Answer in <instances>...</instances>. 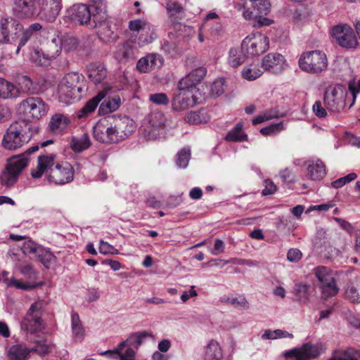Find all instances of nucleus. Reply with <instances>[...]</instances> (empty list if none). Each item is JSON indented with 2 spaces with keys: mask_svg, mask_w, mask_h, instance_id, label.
<instances>
[{
  "mask_svg": "<svg viewBox=\"0 0 360 360\" xmlns=\"http://www.w3.org/2000/svg\"><path fill=\"white\" fill-rule=\"evenodd\" d=\"M56 155L53 153L39 155L36 168L32 169L33 178H40L46 174L49 182L55 184H65L74 179V168L68 162H56Z\"/></svg>",
  "mask_w": 360,
  "mask_h": 360,
  "instance_id": "nucleus-1",
  "label": "nucleus"
},
{
  "mask_svg": "<svg viewBox=\"0 0 360 360\" xmlns=\"http://www.w3.org/2000/svg\"><path fill=\"white\" fill-rule=\"evenodd\" d=\"M32 124L25 120L13 122L7 129L2 146L8 150H15L27 143L33 136Z\"/></svg>",
  "mask_w": 360,
  "mask_h": 360,
  "instance_id": "nucleus-2",
  "label": "nucleus"
},
{
  "mask_svg": "<svg viewBox=\"0 0 360 360\" xmlns=\"http://www.w3.org/2000/svg\"><path fill=\"white\" fill-rule=\"evenodd\" d=\"M39 146H35L29 148L25 153L10 158L0 174V184L3 186L11 187L18 181L21 172L29 162L28 155L38 150Z\"/></svg>",
  "mask_w": 360,
  "mask_h": 360,
  "instance_id": "nucleus-3",
  "label": "nucleus"
},
{
  "mask_svg": "<svg viewBox=\"0 0 360 360\" xmlns=\"http://www.w3.org/2000/svg\"><path fill=\"white\" fill-rule=\"evenodd\" d=\"M84 77L77 72L67 74L58 84V98L61 103H72L81 97Z\"/></svg>",
  "mask_w": 360,
  "mask_h": 360,
  "instance_id": "nucleus-4",
  "label": "nucleus"
},
{
  "mask_svg": "<svg viewBox=\"0 0 360 360\" xmlns=\"http://www.w3.org/2000/svg\"><path fill=\"white\" fill-rule=\"evenodd\" d=\"M128 27L132 33L131 42L142 47L152 43L158 35L155 26L145 18H136L129 22Z\"/></svg>",
  "mask_w": 360,
  "mask_h": 360,
  "instance_id": "nucleus-5",
  "label": "nucleus"
},
{
  "mask_svg": "<svg viewBox=\"0 0 360 360\" xmlns=\"http://www.w3.org/2000/svg\"><path fill=\"white\" fill-rule=\"evenodd\" d=\"M298 65L307 73L319 75L328 68V57L321 50L304 51L299 58Z\"/></svg>",
  "mask_w": 360,
  "mask_h": 360,
  "instance_id": "nucleus-6",
  "label": "nucleus"
},
{
  "mask_svg": "<svg viewBox=\"0 0 360 360\" xmlns=\"http://www.w3.org/2000/svg\"><path fill=\"white\" fill-rule=\"evenodd\" d=\"M314 275L319 281V289L323 299L335 297L339 292L335 273L326 266H318L314 270Z\"/></svg>",
  "mask_w": 360,
  "mask_h": 360,
  "instance_id": "nucleus-7",
  "label": "nucleus"
},
{
  "mask_svg": "<svg viewBox=\"0 0 360 360\" xmlns=\"http://www.w3.org/2000/svg\"><path fill=\"white\" fill-rule=\"evenodd\" d=\"M18 111L25 120H39L46 116L49 105L40 97H29L19 104Z\"/></svg>",
  "mask_w": 360,
  "mask_h": 360,
  "instance_id": "nucleus-8",
  "label": "nucleus"
},
{
  "mask_svg": "<svg viewBox=\"0 0 360 360\" xmlns=\"http://www.w3.org/2000/svg\"><path fill=\"white\" fill-rule=\"evenodd\" d=\"M347 90L342 85L328 86L325 92L323 103L326 109L332 112H338L345 106Z\"/></svg>",
  "mask_w": 360,
  "mask_h": 360,
  "instance_id": "nucleus-9",
  "label": "nucleus"
},
{
  "mask_svg": "<svg viewBox=\"0 0 360 360\" xmlns=\"http://www.w3.org/2000/svg\"><path fill=\"white\" fill-rule=\"evenodd\" d=\"M242 48L247 57L257 56L269 49V39L261 32L253 33L243 40Z\"/></svg>",
  "mask_w": 360,
  "mask_h": 360,
  "instance_id": "nucleus-10",
  "label": "nucleus"
},
{
  "mask_svg": "<svg viewBox=\"0 0 360 360\" xmlns=\"http://www.w3.org/2000/svg\"><path fill=\"white\" fill-rule=\"evenodd\" d=\"M330 34L335 42L344 49H353L359 44L353 29L347 24L333 26L330 30Z\"/></svg>",
  "mask_w": 360,
  "mask_h": 360,
  "instance_id": "nucleus-11",
  "label": "nucleus"
},
{
  "mask_svg": "<svg viewBox=\"0 0 360 360\" xmlns=\"http://www.w3.org/2000/svg\"><path fill=\"white\" fill-rule=\"evenodd\" d=\"M147 336L146 332L134 333L121 342L118 345L119 360H136V352Z\"/></svg>",
  "mask_w": 360,
  "mask_h": 360,
  "instance_id": "nucleus-12",
  "label": "nucleus"
},
{
  "mask_svg": "<svg viewBox=\"0 0 360 360\" xmlns=\"http://www.w3.org/2000/svg\"><path fill=\"white\" fill-rule=\"evenodd\" d=\"M23 33V25L17 19L7 16L0 19V34L5 44H14L20 40Z\"/></svg>",
  "mask_w": 360,
  "mask_h": 360,
  "instance_id": "nucleus-13",
  "label": "nucleus"
},
{
  "mask_svg": "<svg viewBox=\"0 0 360 360\" xmlns=\"http://www.w3.org/2000/svg\"><path fill=\"white\" fill-rule=\"evenodd\" d=\"M44 302L41 300L34 302L30 307L26 316L21 322V328L31 333H36L43 328L41 311Z\"/></svg>",
  "mask_w": 360,
  "mask_h": 360,
  "instance_id": "nucleus-14",
  "label": "nucleus"
},
{
  "mask_svg": "<svg viewBox=\"0 0 360 360\" xmlns=\"http://www.w3.org/2000/svg\"><path fill=\"white\" fill-rule=\"evenodd\" d=\"M198 93L185 87L179 86L178 91L172 101V109L175 111H183L194 107L198 103Z\"/></svg>",
  "mask_w": 360,
  "mask_h": 360,
  "instance_id": "nucleus-15",
  "label": "nucleus"
},
{
  "mask_svg": "<svg viewBox=\"0 0 360 360\" xmlns=\"http://www.w3.org/2000/svg\"><path fill=\"white\" fill-rule=\"evenodd\" d=\"M147 120L148 124L143 129V136L148 140H155L163 134L166 118L162 112H154L148 117Z\"/></svg>",
  "mask_w": 360,
  "mask_h": 360,
  "instance_id": "nucleus-16",
  "label": "nucleus"
},
{
  "mask_svg": "<svg viewBox=\"0 0 360 360\" xmlns=\"http://www.w3.org/2000/svg\"><path fill=\"white\" fill-rule=\"evenodd\" d=\"M39 1L37 16L48 22H54L61 11L62 0H40Z\"/></svg>",
  "mask_w": 360,
  "mask_h": 360,
  "instance_id": "nucleus-17",
  "label": "nucleus"
},
{
  "mask_svg": "<svg viewBox=\"0 0 360 360\" xmlns=\"http://www.w3.org/2000/svg\"><path fill=\"white\" fill-rule=\"evenodd\" d=\"M319 354L318 346L311 343H306L300 347L285 350L283 353L284 357L295 359V360H309L316 358Z\"/></svg>",
  "mask_w": 360,
  "mask_h": 360,
  "instance_id": "nucleus-18",
  "label": "nucleus"
},
{
  "mask_svg": "<svg viewBox=\"0 0 360 360\" xmlns=\"http://www.w3.org/2000/svg\"><path fill=\"white\" fill-rule=\"evenodd\" d=\"M261 65L265 71L279 73L287 68L288 63L283 55L269 53L262 58Z\"/></svg>",
  "mask_w": 360,
  "mask_h": 360,
  "instance_id": "nucleus-19",
  "label": "nucleus"
},
{
  "mask_svg": "<svg viewBox=\"0 0 360 360\" xmlns=\"http://www.w3.org/2000/svg\"><path fill=\"white\" fill-rule=\"evenodd\" d=\"M89 4H75L67 10L68 17L80 25H86L91 21Z\"/></svg>",
  "mask_w": 360,
  "mask_h": 360,
  "instance_id": "nucleus-20",
  "label": "nucleus"
},
{
  "mask_svg": "<svg viewBox=\"0 0 360 360\" xmlns=\"http://www.w3.org/2000/svg\"><path fill=\"white\" fill-rule=\"evenodd\" d=\"M164 63V58L158 53H148L141 58L136 63V69L142 73L150 72L160 68Z\"/></svg>",
  "mask_w": 360,
  "mask_h": 360,
  "instance_id": "nucleus-21",
  "label": "nucleus"
},
{
  "mask_svg": "<svg viewBox=\"0 0 360 360\" xmlns=\"http://www.w3.org/2000/svg\"><path fill=\"white\" fill-rule=\"evenodd\" d=\"M206 73L207 70L205 68L202 66L198 67L182 78L179 82L178 86H185L196 93H198L197 86L203 79Z\"/></svg>",
  "mask_w": 360,
  "mask_h": 360,
  "instance_id": "nucleus-22",
  "label": "nucleus"
},
{
  "mask_svg": "<svg viewBox=\"0 0 360 360\" xmlns=\"http://www.w3.org/2000/svg\"><path fill=\"white\" fill-rule=\"evenodd\" d=\"M344 295L352 303H360V276H351L344 288Z\"/></svg>",
  "mask_w": 360,
  "mask_h": 360,
  "instance_id": "nucleus-23",
  "label": "nucleus"
},
{
  "mask_svg": "<svg viewBox=\"0 0 360 360\" xmlns=\"http://www.w3.org/2000/svg\"><path fill=\"white\" fill-rule=\"evenodd\" d=\"M94 138L101 143H110V119H101L94 127Z\"/></svg>",
  "mask_w": 360,
  "mask_h": 360,
  "instance_id": "nucleus-24",
  "label": "nucleus"
},
{
  "mask_svg": "<svg viewBox=\"0 0 360 360\" xmlns=\"http://www.w3.org/2000/svg\"><path fill=\"white\" fill-rule=\"evenodd\" d=\"M91 11V20H93L95 26L98 22L108 20L107 6L104 0H93L89 3Z\"/></svg>",
  "mask_w": 360,
  "mask_h": 360,
  "instance_id": "nucleus-25",
  "label": "nucleus"
},
{
  "mask_svg": "<svg viewBox=\"0 0 360 360\" xmlns=\"http://www.w3.org/2000/svg\"><path fill=\"white\" fill-rule=\"evenodd\" d=\"M106 93L103 101L101 103L98 112L100 115H107L116 111L121 105V98L118 95H108V89L103 90Z\"/></svg>",
  "mask_w": 360,
  "mask_h": 360,
  "instance_id": "nucleus-26",
  "label": "nucleus"
},
{
  "mask_svg": "<svg viewBox=\"0 0 360 360\" xmlns=\"http://www.w3.org/2000/svg\"><path fill=\"white\" fill-rule=\"evenodd\" d=\"M307 176L311 180H321L326 174L323 162L319 159L309 160L306 162Z\"/></svg>",
  "mask_w": 360,
  "mask_h": 360,
  "instance_id": "nucleus-27",
  "label": "nucleus"
},
{
  "mask_svg": "<svg viewBox=\"0 0 360 360\" xmlns=\"http://www.w3.org/2000/svg\"><path fill=\"white\" fill-rule=\"evenodd\" d=\"M115 59L120 64H126L134 58V50L129 42L119 44L114 53Z\"/></svg>",
  "mask_w": 360,
  "mask_h": 360,
  "instance_id": "nucleus-28",
  "label": "nucleus"
},
{
  "mask_svg": "<svg viewBox=\"0 0 360 360\" xmlns=\"http://www.w3.org/2000/svg\"><path fill=\"white\" fill-rule=\"evenodd\" d=\"M264 72V69L258 61L246 64L241 71L243 78L248 81H254L260 77Z\"/></svg>",
  "mask_w": 360,
  "mask_h": 360,
  "instance_id": "nucleus-29",
  "label": "nucleus"
},
{
  "mask_svg": "<svg viewBox=\"0 0 360 360\" xmlns=\"http://www.w3.org/2000/svg\"><path fill=\"white\" fill-rule=\"evenodd\" d=\"M70 122V120L67 116L56 113L51 117L49 127L53 133L60 134L68 127Z\"/></svg>",
  "mask_w": 360,
  "mask_h": 360,
  "instance_id": "nucleus-30",
  "label": "nucleus"
},
{
  "mask_svg": "<svg viewBox=\"0 0 360 360\" xmlns=\"http://www.w3.org/2000/svg\"><path fill=\"white\" fill-rule=\"evenodd\" d=\"M11 259L15 262V268L18 269L21 274L27 277L29 280L35 281L38 278V271L35 270L31 264L19 265L17 255L12 251L9 252Z\"/></svg>",
  "mask_w": 360,
  "mask_h": 360,
  "instance_id": "nucleus-31",
  "label": "nucleus"
},
{
  "mask_svg": "<svg viewBox=\"0 0 360 360\" xmlns=\"http://www.w3.org/2000/svg\"><path fill=\"white\" fill-rule=\"evenodd\" d=\"M222 357V349L218 341L209 340L205 347V360H221Z\"/></svg>",
  "mask_w": 360,
  "mask_h": 360,
  "instance_id": "nucleus-32",
  "label": "nucleus"
},
{
  "mask_svg": "<svg viewBox=\"0 0 360 360\" xmlns=\"http://www.w3.org/2000/svg\"><path fill=\"white\" fill-rule=\"evenodd\" d=\"M88 77L95 84L102 82L107 76V70L101 63H91L88 67Z\"/></svg>",
  "mask_w": 360,
  "mask_h": 360,
  "instance_id": "nucleus-33",
  "label": "nucleus"
},
{
  "mask_svg": "<svg viewBox=\"0 0 360 360\" xmlns=\"http://www.w3.org/2000/svg\"><path fill=\"white\" fill-rule=\"evenodd\" d=\"M20 93L18 87L5 79L0 78V98H15L20 96Z\"/></svg>",
  "mask_w": 360,
  "mask_h": 360,
  "instance_id": "nucleus-34",
  "label": "nucleus"
},
{
  "mask_svg": "<svg viewBox=\"0 0 360 360\" xmlns=\"http://www.w3.org/2000/svg\"><path fill=\"white\" fill-rule=\"evenodd\" d=\"M246 58L248 57L242 47L231 48L228 52L226 62L230 67L236 68L244 63Z\"/></svg>",
  "mask_w": 360,
  "mask_h": 360,
  "instance_id": "nucleus-35",
  "label": "nucleus"
},
{
  "mask_svg": "<svg viewBox=\"0 0 360 360\" xmlns=\"http://www.w3.org/2000/svg\"><path fill=\"white\" fill-rule=\"evenodd\" d=\"M97 33L99 38L105 42H110L114 41L117 38V34L112 30L111 25L108 20L102 22H98Z\"/></svg>",
  "mask_w": 360,
  "mask_h": 360,
  "instance_id": "nucleus-36",
  "label": "nucleus"
},
{
  "mask_svg": "<svg viewBox=\"0 0 360 360\" xmlns=\"http://www.w3.org/2000/svg\"><path fill=\"white\" fill-rule=\"evenodd\" d=\"M61 40L60 37H57L56 32L51 41L47 43L45 51L46 57L49 58L51 61L56 58L61 53Z\"/></svg>",
  "mask_w": 360,
  "mask_h": 360,
  "instance_id": "nucleus-37",
  "label": "nucleus"
},
{
  "mask_svg": "<svg viewBox=\"0 0 360 360\" xmlns=\"http://www.w3.org/2000/svg\"><path fill=\"white\" fill-rule=\"evenodd\" d=\"M122 140L129 136L136 129L135 122L128 117H124L116 121Z\"/></svg>",
  "mask_w": 360,
  "mask_h": 360,
  "instance_id": "nucleus-38",
  "label": "nucleus"
},
{
  "mask_svg": "<svg viewBox=\"0 0 360 360\" xmlns=\"http://www.w3.org/2000/svg\"><path fill=\"white\" fill-rule=\"evenodd\" d=\"M106 93L100 91L96 96L89 100L86 105L82 108L78 113V117L82 118L86 117L90 113L94 112L98 103L105 98Z\"/></svg>",
  "mask_w": 360,
  "mask_h": 360,
  "instance_id": "nucleus-39",
  "label": "nucleus"
},
{
  "mask_svg": "<svg viewBox=\"0 0 360 360\" xmlns=\"http://www.w3.org/2000/svg\"><path fill=\"white\" fill-rule=\"evenodd\" d=\"M328 360H360V352L353 348L335 350Z\"/></svg>",
  "mask_w": 360,
  "mask_h": 360,
  "instance_id": "nucleus-40",
  "label": "nucleus"
},
{
  "mask_svg": "<svg viewBox=\"0 0 360 360\" xmlns=\"http://www.w3.org/2000/svg\"><path fill=\"white\" fill-rule=\"evenodd\" d=\"M41 29L42 25L39 22L32 23L27 28L23 27L22 36L20 39V41L18 42V45L17 46L15 53H18L20 52V49L27 43L31 37L35 32L40 31Z\"/></svg>",
  "mask_w": 360,
  "mask_h": 360,
  "instance_id": "nucleus-41",
  "label": "nucleus"
},
{
  "mask_svg": "<svg viewBox=\"0 0 360 360\" xmlns=\"http://www.w3.org/2000/svg\"><path fill=\"white\" fill-rule=\"evenodd\" d=\"M30 352V349L27 347L25 345H13L8 351V360H25Z\"/></svg>",
  "mask_w": 360,
  "mask_h": 360,
  "instance_id": "nucleus-42",
  "label": "nucleus"
},
{
  "mask_svg": "<svg viewBox=\"0 0 360 360\" xmlns=\"http://www.w3.org/2000/svg\"><path fill=\"white\" fill-rule=\"evenodd\" d=\"M292 293L298 302L306 304L310 297V285L302 283H296Z\"/></svg>",
  "mask_w": 360,
  "mask_h": 360,
  "instance_id": "nucleus-43",
  "label": "nucleus"
},
{
  "mask_svg": "<svg viewBox=\"0 0 360 360\" xmlns=\"http://www.w3.org/2000/svg\"><path fill=\"white\" fill-rule=\"evenodd\" d=\"M91 146L89 136L83 134L79 136H73L70 141V148L76 153H80Z\"/></svg>",
  "mask_w": 360,
  "mask_h": 360,
  "instance_id": "nucleus-44",
  "label": "nucleus"
},
{
  "mask_svg": "<svg viewBox=\"0 0 360 360\" xmlns=\"http://www.w3.org/2000/svg\"><path fill=\"white\" fill-rule=\"evenodd\" d=\"M243 124L238 122L236 127L231 129L225 136V139L230 142H241L247 140L248 136L243 130Z\"/></svg>",
  "mask_w": 360,
  "mask_h": 360,
  "instance_id": "nucleus-45",
  "label": "nucleus"
},
{
  "mask_svg": "<svg viewBox=\"0 0 360 360\" xmlns=\"http://www.w3.org/2000/svg\"><path fill=\"white\" fill-rule=\"evenodd\" d=\"M71 323L74 340L81 342L84 338L85 333L77 314H72Z\"/></svg>",
  "mask_w": 360,
  "mask_h": 360,
  "instance_id": "nucleus-46",
  "label": "nucleus"
},
{
  "mask_svg": "<svg viewBox=\"0 0 360 360\" xmlns=\"http://www.w3.org/2000/svg\"><path fill=\"white\" fill-rule=\"evenodd\" d=\"M210 116L205 110L191 112L185 117V120L193 124L206 123L209 121Z\"/></svg>",
  "mask_w": 360,
  "mask_h": 360,
  "instance_id": "nucleus-47",
  "label": "nucleus"
},
{
  "mask_svg": "<svg viewBox=\"0 0 360 360\" xmlns=\"http://www.w3.org/2000/svg\"><path fill=\"white\" fill-rule=\"evenodd\" d=\"M4 283L7 287H13L22 290H32L41 285V283L37 284L31 282H24L22 280H18L15 277L6 278Z\"/></svg>",
  "mask_w": 360,
  "mask_h": 360,
  "instance_id": "nucleus-48",
  "label": "nucleus"
},
{
  "mask_svg": "<svg viewBox=\"0 0 360 360\" xmlns=\"http://www.w3.org/2000/svg\"><path fill=\"white\" fill-rule=\"evenodd\" d=\"M219 302L224 304H230L234 307H241L245 309L248 303L243 297H235L233 295H224L219 299Z\"/></svg>",
  "mask_w": 360,
  "mask_h": 360,
  "instance_id": "nucleus-49",
  "label": "nucleus"
},
{
  "mask_svg": "<svg viewBox=\"0 0 360 360\" xmlns=\"http://www.w3.org/2000/svg\"><path fill=\"white\" fill-rule=\"evenodd\" d=\"M292 338L293 335L292 333H288V331L283 330L281 329H276L274 330H266L261 336V338L263 340H276L279 338Z\"/></svg>",
  "mask_w": 360,
  "mask_h": 360,
  "instance_id": "nucleus-50",
  "label": "nucleus"
},
{
  "mask_svg": "<svg viewBox=\"0 0 360 360\" xmlns=\"http://www.w3.org/2000/svg\"><path fill=\"white\" fill-rule=\"evenodd\" d=\"M57 37H60L62 40L61 48L65 51L69 52L75 49L77 46V39L72 36L63 34L60 32H56Z\"/></svg>",
  "mask_w": 360,
  "mask_h": 360,
  "instance_id": "nucleus-51",
  "label": "nucleus"
},
{
  "mask_svg": "<svg viewBox=\"0 0 360 360\" xmlns=\"http://www.w3.org/2000/svg\"><path fill=\"white\" fill-rule=\"evenodd\" d=\"M35 257H37L46 268H48L56 259V257L49 251V250L44 248L41 245H40Z\"/></svg>",
  "mask_w": 360,
  "mask_h": 360,
  "instance_id": "nucleus-52",
  "label": "nucleus"
},
{
  "mask_svg": "<svg viewBox=\"0 0 360 360\" xmlns=\"http://www.w3.org/2000/svg\"><path fill=\"white\" fill-rule=\"evenodd\" d=\"M35 257H37L46 268H48L56 259V257L49 251V250L44 248L41 245H40Z\"/></svg>",
  "mask_w": 360,
  "mask_h": 360,
  "instance_id": "nucleus-53",
  "label": "nucleus"
},
{
  "mask_svg": "<svg viewBox=\"0 0 360 360\" xmlns=\"http://www.w3.org/2000/svg\"><path fill=\"white\" fill-rule=\"evenodd\" d=\"M30 60L37 65L40 66H46L51 63L49 58L46 57L45 50L34 49L30 54Z\"/></svg>",
  "mask_w": 360,
  "mask_h": 360,
  "instance_id": "nucleus-54",
  "label": "nucleus"
},
{
  "mask_svg": "<svg viewBox=\"0 0 360 360\" xmlns=\"http://www.w3.org/2000/svg\"><path fill=\"white\" fill-rule=\"evenodd\" d=\"M234 7L246 20L255 21L257 18V14L255 13V9H252L247 4L238 3L235 4Z\"/></svg>",
  "mask_w": 360,
  "mask_h": 360,
  "instance_id": "nucleus-55",
  "label": "nucleus"
},
{
  "mask_svg": "<svg viewBox=\"0 0 360 360\" xmlns=\"http://www.w3.org/2000/svg\"><path fill=\"white\" fill-rule=\"evenodd\" d=\"M250 3L255 13L257 14V18L259 15H267L270 12L271 5L268 0H253Z\"/></svg>",
  "mask_w": 360,
  "mask_h": 360,
  "instance_id": "nucleus-56",
  "label": "nucleus"
},
{
  "mask_svg": "<svg viewBox=\"0 0 360 360\" xmlns=\"http://www.w3.org/2000/svg\"><path fill=\"white\" fill-rule=\"evenodd\" d=\"M191 158V150L188 148H183L176 155V163L178 167L185 169L187 167Z\"/></svg>",
  "mask_w": 360,
  "mask_h": 360,
  "instance_id": "nucleus-57",
  "label": "nucleus"
},
{
  "mask_svg": "<svg viewBox=\"0 0 360 360\" xmlns=\"http://www.w3.org/2000/svg\"><path fill=\"white\" fill-rule=\"evenodd\" d=\"M39 247L40 245L37 244L31 240H28L23 242L22 245L20 246V249L25 256L33 255L35 257Z\"/></svg>",
  "mask_w": 360,
  "mask_h": 360,
  "instance_id": "nucleus-58",
  "label": "nucleus"
},
{
  "mask_svg": "<svg viewBox=\"0 0 360 360\" xmlns=\"http://www.w3.org/2000/svg\"><path fill=\"white\" fill-rule=\"evenodd\" d=\"M17 83L23 91L32 92L33 82L32 79L26 75H20L17 78Z\"/></svg>",
  "mask_w": 360,
  "mask_h": 360,
  "instance_id": "nucleus-59",
  "label": "nucleus"
},
{
  "mask_svg": "<svg viewBox=\"0 0 360 360\" xmlns=\"http://www.w3.org/2000/svg\"><path fill=\"white\" fill-rule=\"evenodd\" d=\"M357 177V175L356 173L352 172L349 174L346 175L345 176L339 178L338 179L333 181L331 183L332 187L334 188H342L345 184L354 181Z\"/></svg>",
  "mask_w": 360,
  "mask_h": 360,
  "instance_id": "nucleus-60",
  "label": "nucleus"
},
{
  "mask_svg": "<svg viewBox=\"0 0 360 360\" xmlns=\"http://www.w3.org/2000/svg\"><path fill=\"white\" fill-rule=\"evenodd\" d=\"M168 2L165 6V8L171 16H174L181 13L183 11V7L174 0H167Z\"/></svg>",
  "mask_w": 360,
  "mask_h": 360,
  "instance_id": "nucleus-61",
  "label": "nucleus"
},
{
  "mask_svg": "<svg viewBox=\"0 0 360 360\" xmlns=\"http://www.w3.org/2000/svg\"><path fill=\"white\" fill-rule=\"evenodd\" d=\"M225 86V79L224 78H218L211 86V93L213 95L220 96L224 94Z\"/></svg>",
  "mask_w": 360,
  "mask_h": 360,
  "instance_id": "nucleus-62",
  "label": "nucleus"
},
{
  "mask_svg": "<svg viewBox=\"0 0 360 360\" xmlns=\"http://www.w3.org/2000/svg\"><path fill=\"white\" fill-rule=\"evenodd\" d=\"M284 129L283 122L271 124L268 127L261 129L260 132L263 135H274Z\"/></svg>",
  "mask_w": 360,
  "mask_h": 360,
  "instance_id": "nucleus-63",
  "label": "nucleus"
},
{
  "mask_svg": "<svg viewBox=\"0 0 360 360\" xmlns=\"http://www.w3.org/2000/svg\"><path fill=\"white\" fill-rule=\"evenodd\" d=\"M326 108V106L323 107L322 103L320 101H316L312 105L313 112L317 117L320 119H323L327 117L328 112Z\"/></svg>",
  "mask_w": 360,
  "mask_h": 360,
  "instance_id": "nucleus-64",
  "label": "nucleus"
}]
</instances>
